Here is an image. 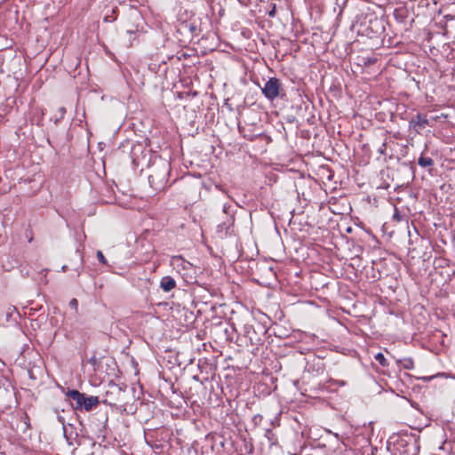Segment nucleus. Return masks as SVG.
I'll return each instance as SVG.
<instances>
[{
	"mask_svg": "<svg viewBox=\"0 0 455 455\" xmlns=\"http://www.w3.org/2000/svg\"><path fill=\"white\" fill-rule=\"evenodd\" d=\"M66 396L76 403L75 404H72L76 411H90L100 403L98 396H86L85 394L80 393L76 389H68L66 392Z\"/></svg>",
	"mask_w": 455,
	"mask_h": 455,
	"instance_id": "obj_1",
	"label": "nucleus"
},
{
	"mask_svg": "<svg viewBox=\"0 0 455 455\" xmlns=\"http://www.w3.org/2000/svg\"><path fill=\"white\" fill-rule=\"evenodd\" d=\"M263 95L270 101L275 100L276 98H283L285 96L283 84L279 78L271 77L265 84L261 89Z\"/></svg>",
	"mask_w": 455,
	"mask_h": 455,
	"instance_id": "obj_2",
	"label": "nucleus"
},
{
	"mask_svg": "<svg viewBox=\"0 0 455 455\" xmlns=\"http://www.w3.org/2000/svg\"><path fill=\"white\" fill-rule=\"evenodd\" d=\"M428 124L427 116L418 114L414 118L410 121V125L412 126L417 132H419Z\"/></svg>",
	"mask_w": 455,
	"mask_h": 455,
	"instance_id": "obj_3",
	"label": "nucleus"
},
{
	"mask_svg": "<svg viewBox=\"0 0 455 455\" xmlns=\"http://www.w3.org/2000/svg\"><path fill=\"white\" fill-rule=\"evenodd\" d=\"M176 287V282L175 280L170 276V275H166V276H164L161 281H160V288L165 291V292H169L171 291L172 290H173L174 288Z\"/></svg>",
	"mask_w": 455,
	"mask_h": 455,
	"instance_id": "obj_4",
	"label": "nucleus"
},
{
	"mask_svg": "<svg viewBox=\"0 0 455 455\" xmlns=\"http://www.w3.org/2000/svg\"><path fill=\"white\" fill-rule=\"evenodd\" d=\"M418 164L422 168L432 167L434 165V161L430 157H426L421 154V156L418 159Z\"/></svg>",
	"mask_w": 455,
	"mask_h": 455,
	"instance_id": "obj_5",
	"label": "nucleus"
},
{
	"mask_svg": "<svg viewBox=\"0 0 455 455\" xmlns=\"http://www.w3.org/2000/svg\"><path fill=\"white\" fill-rule=\"evenodd\" d=\"M374 358L382 367H387L389 364L382 353L376 354Z\"/></svg>",
	"mask_w": 455,
	"mask_h": 455,
	"instance_id": "obj_6",
	"label": "nucleus"
},
{
	"mask_svg": "<svg viewBox=\"0 0 455 455\" xmlns=\"http://www.w3.org/2000/svg\"><path fill=\"white\" fill-rule=\"evenodd\" d=\"M400 363L403 364V367L406 370H411L414 367V362L411 358H404Z\"/></svg>",
	"mask_w": 455,
	"mask_h": 455,
	"instance_id": "obj_7",
	"label": "nucleus"
},
{
	"mask_svg": "<svg viewBox=\"0 0 455 455\" xmlns=\"http://www.w3.org/2000/svg\"><path fill=\"white\" fill-rule=\"evenodd\" d=\"M97 258H98V259H99V261H100V263H102V264H107V263H108V261H107V259H106V258H105V256L103 255V253H102V251H97Z\"/></svg>",
	"mask_w": 455,
	"mask_h": 455,
	"instance_id": "obj_8",
	"label": "nucleus"
},
{
	"mask_svg": "<svg viewBox=\"0 0 455 455\" xmlns=\"http://www.w3.org/2000/svg\"><path fill=\"white\" fill-rule=\"evenodd\" d=\"M69 307L73 309H75V311H77L78 309V301L76 299H72L70 301H69Z\"/></svg>",
	"mask_w": 455,
	"mask_h": 455,
	"instance_id": "obj_9",
	"label": "nucleus"
},
{
	"mask_svg": "<svg viewBox=\"0 0 455 455\" xmlns=\"http://www.w3.org/2000/svg\"><path fill=\"white\" fill-rule=\"evenodd\" d=\"M393 220H395L397 222L401 221V220H402L401 215H400L397 208H395V213L393 215Z\"/></svg>",
	"mask_w": 455,
	"mask_h": 455,
	"instance_id": "obj_10",
	"label": "nucleus"
},
{
	"mask_svg": "<svg viewBox=\"0 0 455 455\" xmlns=\"http://www.w3.org/2000/svg\"><path fill=\"white\" fill-rule=\"evenodd\" d=\"M387 144L386 142L382 143L380 148L378 149L379 153L381 155H386Z\"/></svg>",
	"mask_w": 455,
	"mask_h": 455,
	"instance_id": "obj_11",
	"label": "nucleus"
},
{
	"mask_svg": "<svg viewBox=\"0 0 455 455\" xmlns=\"http://www.w3.org/2000/svg\"><path fill=\"white\" fill-rule=\"evenodd\" d=\"M275 14V9H273L271 12H269V16L273 17Z\"/></svg>",
	"mask_w": 455,
	"mask_h": 455,
	"instance_id": "obj_12",
	"label": "nucleus"
},
{
	"mask_svg": "<svg viewBox=\"0 0 455 455\" xmlns=\"http://www.w3.org/2000/svg\"><path fill=\"white\" fill-rule=\"evenodd\" d=\"M104 20H105L106 22H108V21H109V20H108V17H105V18H104Z\"/></svg>",
	"mask_w": 455,
	"mask_h": 455,
	"instance_id": "obj_13",
	"label": "nucleus"
},
{
	"mask_svg": "<svg viewBox=\"0 0 455 455\" xmlns=\"http://www.w3.org/2000/svg\"><path fill=\"white\" fill-rule=\"evenodd\" d=\"M127 33H129V34H131V35H132V34H133L134 32H133V31H132V30H128V31H127Z\"/></svg>",
	"mask_w": 455,
	"mask_h": 455,
	"instance_id": "obj_14",
	"label": "nucleus"
}]
</instances>
